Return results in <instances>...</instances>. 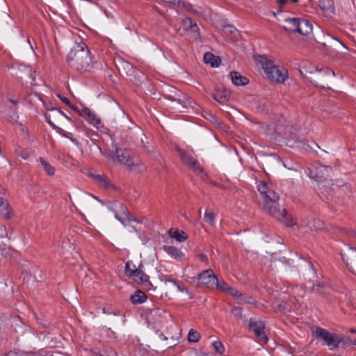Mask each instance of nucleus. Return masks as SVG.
Instances as JSON below:
<instances>
[{"label":"nucleus","mask_w":356,"mask_h":356,"mask_svg":"<svg viewBox=\"0 0 356 356\" xmlns=\"http://www.w3.org/2000/svg\"><path fill=\"white\" fill-rule=\"evenodd\" d=\"M67 65L78 72L90 71L92 68L90 51L85 42L78 43L71 49L66 57Z\"/></svg>","instance_id":"nucleus-1"},{"label":"nucleus","mask_w":356,"mask_h":356,"mask_svg":"<svg viewBox=\"0 0 356 356\" xmlns=\"http://www.w3.org/2000/svg\"><path fill=\"white\" fill-rule=\"evenodd\" d=\"M312 335L316 340L323 341L330 350L339 348L340 341L337 334L330 332L326 329L316 326L312 330Z\"/></svg>","instance_id":"nucleus-2"},{"label":"nucleus","mask_w":356,"mask_h":356,"mask_svg":"<svg viewBox=\"0 0 356 356\" xmlns=\"http://www.w3.org/2000/svg\"><path fill=\"white\" fill-rule=\"evenodd\" d=\"M264 209L286 226L291 227L293 225L291 216L284 209L281 210L278 202L268 203L266 202L264 205Z\"/></svg>","instance_id":"nucleus-3"},{"label":"nucleus","mask_w":356,"mask_h":356,"mask_svg":"<svg viewBox=\"0 0 356 356\" xmlns=\"http://www.w3.org/2000/svg\"><path fill=\"white\" fill-rule=\"evenodd\" d=\"M263 59L264 61H261V65L267 77L272 81L280 83H284L288 78L287 72H283L273 64V61L266 58H264Z\"/></svg>","instance_id":"nucleus-4"},{"label":"nucleus","mask_w":356,"mask_h":356,"mask_svg":"<svg viewBox=\"0 0 356 356\" xmlns=\"http://www.w3.org/2000/svg\"><path fill=\"white\" fill-rule=\"evenodd\" d=\"M10 238L6 226L0 225V253L5 258L11 257L15 253V250L8 244Z\"/></svg>","instance_id":"nucleus-5"},{"label":"nucleus","mask_w":356,"mask_h":356,"mask_svg":"<svg viewBox=\"0 0 356 356\" xmlns=\"http://www.w3.org/2000/svg\"><path fill=\"white\" fill-rule=\"evenodd\" d=\"M264 329L265 325L262 321H255L253 318L250 319L249 330L254 332L260 343H267L268 338L264 331Z\"/></svg>","instance_id":"nucleus-6"},{"label":"nucleus","mask_w":356,"mask_h":356,"mask_svg":"<svg viewBox=\"0 0 356 356\" xmlns=\"http://www.w3.org/2000/svg\"><path fill=\"white\" fill-rule=\"evenodd\" d=\"M308 264L310 268L314 271V275H316V280L314 282L312 286L310 287L308 291L312 293H315L317 296H325V291L328 288L327 285L325 282L319 280V275L316 273V269L314 265L312 263V261H309Z\"/></svg>","instance_id":"nucleus-7"},{"label":"nucleus","mask_w":356,"mask_h":356,"mask_svg":"<svg viewBox=\"0 0 356 356\" xmlns=\"http://www.w3.org/2000/svg\"><path fill=\"white\" fill-rule=\"evenodd\" d=\"M197 281L200 284L208 289H213L217 283V277L211 269L202 271L197 275Z\"/></svg>","instance_id":"nucleus-8"},{"label":"nucleus","mask_w":356,"mask_h":356,"mask_svg":"<svg viewBox=\"0 0 356 356\" xmlns=\"http://www.w3.org/2000/svg\"><path fill=\"white\" fill-rule=\"evenodd\" d=\"M341 256L348 269L353 272L356 268V248H347L343 252H341Z\"/></svg>","instance_id":"nucleus-9"},{"label":"nucleus","mask_w":356,"mask_h":356,"mask_svg":"<svg viewBox=\"0 0 356 356\" xmlns=\"http://www.w3.org/2000/svg\"><path fill=\"white\" fill-rule=\"evenodd\" d=\"M211 97L216 102L223 104L229 100L231 97V92L227 90L223 84H216L213 91L211 93Z\"/></svg>","instance_id":"nucleus-10"},{"label":"nucleus","mask_w":356,"mask_h":356,"mask_svg":"<svg viewBox=\"0 0 356 356\" xmlns=\"http://www.w3.org/2000/svg\"><path fill=\"white\" fill-rule=\"evenodd\" d=\"M299 20L300 18L292 17L286 18L285 22L287 25L281 26V29H283L287 33H298L297 29L299 28Z\"/></svg>","instance_id":"nucleus-11"},{"label":"nucleus","mask_w":356,"mask_h":356,"mask_svg":"<svg viewBox=\"0 0 356 356\" xmlns=\"http://www.w3.org/2000/svg\"><path fill=\"white\" fill-rule=\"evenodd\" d=\"M105 205L107 207V208L113 211L115 214V218L119 220L122 225H126L125 223H124V218L121 216L119 213L118 207H122V202L118 201V200H113V201H106L105 203Z\"/></svg>","instance_id":"nucleus-12"},{"label":"nucleus","mask_w":356,"mask_h":356,"mask_svg":"<svg viewBox=\"0 0 356 356\" xmlns=\"http://www.w3.org/2000/svg\"><path fill=\"white\" fill-rule=\"evenodd\" d=\"M162 249L172 258L177 261H183L184 259V254L177 248L172 245H163Z\"/></svg>","instance_id":"nucleus-13"},{"label":"nucleus","mask_w":356,"mask_h":356,"mask_svg":"<svg viewBox=\"0 0 356 356\" xmlns=\"http://www.w3.org/2000/svg\"><path fill=\"white\" fill-rule=\"evenodd\" d=\"M229 76L233 84L237 86H245L249 82V80L247 77L241 75L239 72L236 71H232L229 73Z\"/></svg>","instance_id":"nucleus-14"},{"label":"nucleus","mask_w":356,"mask_h":356,"mask_svg":"<svg viewBox=\"0 0 356 356\" xmlns=\"http://www.w3.org/2000/svg\"><path fill=\"white\" fill-rule=\"evenodd\" d=\"M134 267L136 268L135 266ZM130 277H131L135 282H137L139 284H143L147 282V279L149 278L144 271L138 268H134V271L130 274Z\"/></svg>","instance_id":"nucleus-15"},{"label":"nucleus","mask_w":356,"mask_h":356,"mask_svg":"<svg viewBox=\"0 0 356 356\" xmlns=\"http://www.w3.org/2000/svg\"><path fill=\"white\" fill-rule=\"evenodd\" d=\"M203 60L206 64H209L212 67H218L221 63L220 56L214 55L211 52H206L203 56Z\"/></svg>","instance_id":"nucleus-16"},{"label":"nucleus","mask_w":356,"mask_h":356,"mask_svg":"<svg viewBox=\"0 0 356 356\" xmlns=\"http://www.w3.org/2000/svg\"><path fill=\"white\" fill-rule=\"evenodd\" d=\"M318 6L326 15H332L335 14L333 0H320Z\"/></svg>","instance_id":"nucleus-17"},{"label":"nucleus","mask_w":356,"mask_h":356,"mask_svg":"<svg viewBox=\"0 0 356 356\" xmlns=\"http://www.w3.org/2000/svg\"><path fill=\"white\" fill-rule=\"evenodd\" d=\"M298 26V33L302 35H307L312 31V24L307 19L300 18Z\"/></svg>","instance_id":"nucleus-18"},{"label":"nucleus","mask_w":356,"mask_h":356,"mask_svg":"<svg viewBox=\"0 0 356 356\" xmlns=\"http://www.w3.org/2000/svg\"><path fill=\"white\" fill-rule=\"evenodd\" d=\"M168 233L170 238H175L178 242H184L188 238L187 234L183 230L178 229H174L171 228L168 230Z\"/></svg>","instance_id":"nucleus-19"},{"label":"nucleus","mask_w":356,"mask_h":356,"mask_svg":"<svg viewBox=\"0 0 356 356\" xmlns=\"http://www.w3.org/2000/svg\"><path fill=\"white\" fill-rule=\"evenodd\" d=\"M114 146H115V154H106V153H103L102 151H101L102 154L109 159H112L113 161H115L116 159L118 161L123 163L124 161L127 158V156L124 154V152L120 153L121 149H120V148L117 147L116 145H114Z\"/></svg>","instance_id":"nucleus-20"},{"label":"nucleus","mask_w":356,"mask_h":356,"mask_svg":"<svg viewBox=\"0 0 356 356\" xmlns=\"http://www.w3.org/2000/svg\"><path fill=\"white\" fill-rule=\"evenodd\" d=\"M11 208L8 202L3 197H0V213L1 218L5 220L10 218Z\"/></svg>","instance_id":"nucleus-21"},{"label":"nucleus","mask_w":356,"mask_h":356,"mask_svg":"<svg viewBox=\"0 0 356 356\" xmlns=\"http://www.w3.org/2000/svg\"><path fill=\"white\" fill-rule=\"evenodd\" d=\"M147 297L146 294L141 290L138 289L132 296H131L130 301L134 305H138L143 303L147 300Z\"/></svg>","instance_id":"nucleus-22"},{"label":"nucleus","mask_w":356,"mask_h":356,"mask_svg":"<svg viewBox=\"0 0 356 356\" xmlns=\"http://www.w3.org/2000/svg\"><path fill=\"white\" fill-rule=\"evenodd\" d=\"M176 151L179 154V156H180L183 163L187 166H189V165L191 164L193 161L195 159L189 153L182 149L179 147H176Z\"/></svg>","instance_id":"nucleus-23"},{"label":"nucleus","mask_w":356,"mask_h":356,"mask_svg":"<svg viewBox=\"0 0 356 356\" xmlns=\"http://www.w3.org/2000/svg\"><path fill=\"white\" fill-rule=\"evenodd\" d=\"M307 225L312 231H321L325 228V223L318 218H312L307 222Z\"/></svg>","instance_id":"nucleus-24"},{"label":"nucleus","mask_w":356,"mask_h":356,"mask_svg":"<svg viewBox=\"0 0 356 356\" xmlns=\"http://www.w3.org/2000/svg\"><path fill=\"white\" fill-rule=\"evenodd\" d=\"M82 114L86 115L89 118L90 124H92L94 126H97L101 124V120L98 117L96 116L95 113H93L89 108L84 106L82 109Z\"/></svg>","instance_id":"nucleus-25"},{"label":"nucleus","mask_w":356,"mask_h":356,"mask_svg":"<svg viewBox=\"0 0 356 356\" xmlns=\"http://www.w3.org/2000/svg\"><path fill=\"white\" fill-rule=\"evenodd\" d=\"M123 65H124V67H123L124 70H127V72H126L127 75L129 76V75H134V74H136L134 80H131V81L134 82L135 84L138 85L140 83V81L136 77V76L137 75L138 72L133 67V65L131 63H129L128 62H123Z\"/></svg>","instance_id":"nucleus-26"},{"label":"nucleus","mask_w":356,"mask_h":356,"mask_svg":"<svg viewBox=\"0 0 356 356\" xmlns=\"http://www.w3.org/2000/svg\"><path fill=\"white\" fill-rule=\"evenodd\" d=\"M94 353L97 356H118L117 352L110 346L104 347L101 350Z\"/></svg>","instance_id":"nucleus-27"},{"label":"nucleus","mask_w":356,"mask_h":356,"mask_svg":"<svg viewBox=\"0 0 356 356\" xmlns=\"http://www.w3.org/2000/svg\"><path fill=\"white\" fill-rule=\"evenodd\" d=\"M39 161L43 167L44 171L49 176H53L55 173V168L42 157H40Z\"/></svg>","instance_id":"nucleus-28"},{"label":"nucleus","mask_w":356,"mask_h":356,"mask_svg":"<svg viewBox=\"0 0 356 356\" xmlns=\"http://www.w3.org/2000/svg\"><path fill=\"white\" fill-rule=\"evenodd\" d=\"M264 204L266 203V202H268V203H274L277 202V200H279V195L275 193L273 190H270L268 193L264 196Z\"/></svg>","instance_id":"nucleus-29"},{"label":"nucleus","mask_w":356,"mask_h":356,"mask_svg":"<svg viewBox=\"0 0 356 356\" xmlns=\"http://www.w3.org/2000/svg\"><path fill=\"white\" fill-rule=\"evenodd\" d=\"M256 302V299L254 297L251 296H247L245 293H243L241 292V296H238V303L243 304V303H247V304H254Z\"/></svg>","instance_id":"nucleus-30"},{"label":"nucleus","mask_w":356,"mask_h":356,"mask_svg":"<svg viewBox=\"0 0 356 356\" xmlns=\"http://www.w3.org/2000/svg\"><path fill=\"white\" fill-rule=\"evenodd\" d=\"M122 207H118V211H119V213L121 216H122L124 218V222L127 220L129 222H131V220H132L131 218V215L130 213V212L129 211L127 207H126V205L123 203H122Z\"/></svg>","instance_id":"nucleus-31"},{"label":"nucleus","mask_w":356,"mask_h":356,"mask_svg":"<svg viewBox=\"0 0 356 356\" xmlns=\"http://www.w3.org/2000/svg\"><path fill=\"white\" fill-rule=\"evenodd\" d=\"M177 6L178 7L183 8L184 9H185L186 10H187L191 13L196 14L198 13V11L197 10L193 8V5L188 2H185L181 0H179Z\"/></svg>","instance_id":"nucleus-32"},{"label":"nucleus","mask_w":356,"mask_h":356,"mask_svg":"<svg viewBox=\"0 0 356 356\" xmlns=\"http://www.w3.org/2000/svg\"><path fill=\"white\" fill-rule=\"evenodd\" d=\"M318 169L309 170V176L311 178L315 179L318 183H323L326 180V178L323 175H320L318 172Z\"/></svg>","instance_id":"nucleus-33"},{"label":"nucleus","mask_w":356,"mask_h":356,"mask_svg":"<svg viewBox=\"0 0 356 356\" xmlns=\"http://www.w3.org/2000/svg\"><path fill=\"white\" fill-rule=\"evenodd\" d=\"M58 134L65 138H69L77 147H81V143L78 141L76 138H73L72 136V134L65 131L63 129H60V131H58Z\"/></svg>","instance_id":"nucleus-34"},{"label":"nucleus","mask_w":356,"mask_h":356,"mask_svg":"<svg viewBox=\"0 0 356 356\" xmlns=\"http://www.w3.org/2000/svg\"><path fill=\"white\" fill-rule=\"evenodd\" d=\"M339 341V348H346L352 344L353 340L349 337H344L342 334H338Z\"/></svg>","instance_id":"nucleus-35"},{"label":"nucleus","mask_w":356,"mask_h":356,"mask_svg":"<svg viewBox=\"0 0 356 356\" xmlns=\"http://www.w3.org/2000/svg\"><path fill=\"white\" fill-rule=\"evenodd\" d=\"M200 339V333L193 330L191 329L188 334V340L189 342H197Z\"/></svg>","instance_id":"nucleus-36"},{"label":"nucleus","mask_w":356,"mask_h":356,"mask_svg":"<svg viewBox=\"0 0 356 356\" xmlns=\"http://www.w3.org/2000/svg\"><path fill=\"white\" fill-rule=\"evenodd\" d=\"M194 172L200 174L204 172L203 168L201 167L200 163L197 159H194L191 164L188 166Z\"/></svg>","instance_id":"nucleus-37"},{"label":"nucleus","mask_w":356,"mask_h":356,"mask_svg":"<svg viewBox=\"0 0 356 356\" xmlns=\"http://www.w3.org/2000/svg\"><path fill=\"white\" fill-rule=\"evenodd\" d=\"M215 218L216 216L213 212L206 211L204 216V220L211 225V226H214L215 225Z\"/></svg>","instance_id":"nucleus-38"},{"label":"nucleus","mask_w":356,"mask_h":356,"mask_svg":"<svg viewBox=\"0 0 356 356\" xmlns=\"http://www.w3.org/2000/svg\"><path fill=\"white\" fill-rule=\"evenodd\" d=\"M258 191L261 193V195L264 197V196L268 193L270 190L268 184L265 181H261L257 186Z\"/></svg>","instance_id":"nucleus-39"},{"label":"nucleus","mask_w":356,"mask_h":356,"mask_svg":"<svg viewBox=\"0 0 356 356\" xmlns=\"http://www.w3.org/2000/svg\"><path fill=\"white\" fill-rule=\"evenodd\" d=\"M279 261H281L282 264L291 266V267H295V259L294 258H286L285 257H282L279 259Z\"/></svg>","instance_id":"nucleus-40"},{"label":"nucleus","mask_w":356,"mask_h":356,"mask_svg":"<svg viewBox=\"0 0 356 356\" xmlns=\"http://www.w3.org/2000/svg\"><path fill=\"white\" fill-rule=\"evenodd\" d=\"M225 292L229 295L236 298L237 299L238 296H241V292L238 291L236 289L229 286H228V288H226Z\"/></svg>","instance_id":"nucleus-41"},{"label":"nucleus","mask_w":356,"mask_h":356,"mask_svg":"<svg viewBox=\"0 0 356 356\" xmlns=\"http://www.w3.org/2000/svg\"><path fill=\"white\" fill-rule=\"evenodd\" d=\"M229 285L227 282H225L224 280L219 281L217 279V283L215 284V288L216 289H218L221 291L225 292L226 288H228Z\"/></svg>","instance_id":"nucleus-42"},{"label":"nucleus","mask_w":356,"mask_h":356,"mask_svg":"<svg viewBox=\"0 0 356 356\" xmlns=\"http://www.w3.org/2000/svg\"><path fill=\"white\" fill-rule=\"evenodd\" d=\"M212 345L217 353L219 354H222L225 351V348L223 344L220 341H216L212 343Z\"/></svg>","instance_id":"nucleus-43"},{"label":"nucleus","mask_w":356,"mask_h":356,"mask_svg":"<svg viewBox=\"0 0 356 356\" xmlns=\"http://www.w3.org/2000/svg\"><path fill=\"white\" fill-rule=\"evenodd\" d=\"M224 31L227 33L234 35L236 37L235 33H238V30L232 25H226L224 27Z\"/></svg>","instance_id":"nucleus-44"},{"label":"nucleus","mask_w":356,"mask_h":356,"mask_svg":"<svg viewBox=\"0 0 356 356\" xmlns=\"http://www.w3.org/2000/svg\"><path fill=\"white\" fill-rule=\"evenodd\" d=\"M159 278L161 281H163L165 282H172L174 283L175 284H177V281L171 277H170L168 275H165L163 273H161L159 275Z\"/></svg>","instance_id":"nucleus-45"},{"label":"nucleus","mask_w":356,"mask_h":356,"mask_svg":"<svg viewBox=\"0 0 356 356\" xmlns=\"http://www.w3.org/2000/svg\"><path fill=\"white\" fill-rule=\"evenodd\" d=\"M99 185L103 186L106 188L110 187L113 188L114 190L117 189V188L113 184H112L106 177H104V178L103 179V181H102Z\"/></svg>","instance_id":"nucleus-46"},{"label":"nucleus","mask_w":356,"mask_h":356,"mask_svg":"<svg viewBox=\"0 0 356 356\" xmlns=\"http://www.w3.org/2000/svg\"><path fill=\"white\" fill-rule=\"evenodd\" d=\"M89 176L99 184L103 181V179L104 178V176H102L101 175H96L94 173H90Z\"/></svg>","instance_id":"nucleus-47"},{"label":"nucleus","mask_w":356,"mask_h":356,"mask_svg":"<svg viewBox=\"0 0 356 356\" xmlns=\"http://www.w3.org/2000/svg\"><path fill=\"white\" fill-rule=\"evenodd\" d=\"M175 102H177L179 104L182 105L184 108H187L188 107L187 104L188 103V100L185 97H183V98H180L179 97H177Z\"/></svg>","instance_id":"nucleus-48"},{"label":"nucleus","mask_w":356,"mask_h":356,"mask_svg":"<svg viewBox=\"0 0 356 356\" xmlns=\"http://www.w3.org/2000/svg\"><path fill=\"white\" fill-rule=\"evenodd\" d=\"M48 111H55V112H57V113H59L60 115H62L63 116H64L67 120L71 121V122H73L72 119L69 117L68 115H67V114H65L63 111H62L60 108H52L51 109H48Z\"/></svg>","instance_id":"nucleus-49"},{"label":"nucleus","mask_w":356,"mask_h":356,"mask_svg":"<svg viewBox=\"0 0 356 356\" xmlns=\"http://www.w3.org/2000/svg\"><path fill=\"white\" fill-rule=\"evenodd\" d=\"M318 72L319 74H324L326 75H330V74H332L333 76L335 75L334 72L328 67L322 68L319 70Z\"/></svg>","instance_id":"nucleus-50"},{"label":"nucleus","mask_w":356,"mask_h":356,"mask_svg":"<svg viewBox=\"0 0 356 356\" xmlns=\"http://www.w3.org/2000/svg\"><path fill=\"white\" fill-rule=\"evenodd\" d=\"M22 351H20L19 350L14 349L13 350H10L8 353H5L3 356H20V353Z\"/></svg>","instance_id":"nucleus-51"},{"label":"nucleus","mask_w":356,"mask_h":356,"mask_svg":"<svg viewBox=\"0 0 356 356\" xmlns=\"http://www.w3.org/2000/svg\"><path fill=\"white\" fill-rule=\"evenodd\" d=\"M45 118L46 122L51 126V127L58 133L60 128L54 124L47 115H45Z\"/></svg>","instance_id":"nucleus-52"},{"label":"nucleus","mask_w":356,"mask_h":356,"mask_svg":"<svg viewBox=\"0 0 356 356\" xmlns=\"http://www.w3.org/2000/svg\"><path fill=\"white\" fill-rule=\"evenodd\" d=\"M130 263L131 261H127L125 264V268H124V273L125 274L130 277V274L131 273L132 271H134V269H131L130 268Z\"/></svg>","instance_id":"nucleus-53"},{"label":"nucleus","mask_w":356,"mask_h":356,"mask_svg":"<svg viewBox=\"0 0 356 356\" xmlns=\"http://www.w3.org/2000/svg\"><path fill=\"white\" fill-rule=\"evenodd\" d=\"M57 97L60 99V100L66 104L67 106L70 105V101L69 99L65 96L61 95L60 94H57Z\"/></svg>","instance_id":"nucleus-54"},{"label":"nucleus","mask_w":356,"mask_h":356,"mask_svg":"<svg viewBox=\"0 0 356 356\" xmlns=\"http://www.w3.org/2000/svg\"><path fill=\"white\" fill-rule=\"evenodd\" d=\"M68 106L74 111L76 112L79 114V115L83 117L82 111H81L77 106L73 105L72 104H71V102L70 103V105H68Z\"/></svg>","instance_id":"nucleus-55"},{"label":"nucleus","mask_w":356,"mask_h":356,"mask_svg":"<svg viewBox=\"0 0 356 356\" xmlns=\"http://www.w3.org/2000/svg\"><path fill=\"white\" fill-rule=\"evenodd\" d=\"M142 285H143L144 286H145L146 289L147 290H150V289H153V290H155V288H154L152 284L151 283V282L149 280V279H147V282L143 283Z\"/></svg>","instance_id":"nucleus-56"},{"label":"nucleus","mask_w":356,"mask_h":356,"mask_svg":"<svg viewBox=\"0 0 356 356\" xmlns=\"http://www.w3.org/2000/svg\"><path fill=\"white\" fill-rule=\"evenodd\" d=\"M20 356H41L39 354L33 352H22Z\"/></svg>","instance_id":"nucleus-57"},{"label":"nucleus","mask_w":356,"mask_h":356,"mask_svg":"<svg viewBox=\"0 0 356 356\" xmlns=\"http://www.w3.org/2000/svg\"><path fill=\"white\" fill-rule=\"evenodd\" d=\"M288 1H289V0H277V3H278V4H279L280 9H279V10H278V11L277 12V13L282 12V7L284 4H286Z\"/></svg>","instance_id":"nucleus-58"},{"label":"nucleus","mask_w":356,"mask_h":356,"mask_svg":"<svg viewBox=\"0 0 356 356\" xmlns=\"http://www.w3.org/2000/svg\"><path fill=\"white\" fill-rule=\"evenodd\" d=\"M188 19L189 20V22H190V28H191V30H193V31H195V29L194 28H195V29H198V27H197V24H196V23H195V22H193V20H192L191 18H188Z\"/></svg>","instance_id":"nucleus-59"},{"label":"nucleus","mask_w":356,"mask_h":356,"mask_svg":"<svg viewBox=\"0 0 356 356\" xmlns=\"http://www.w3.org/2000/svg\"><path fill=\"white\" fill-rule=\"evenodd\" d=\"M328 38H329V40H330V42H339V44H341L345 49H348V47L344 44H343L342 42H341L339 40H338L337 39L334 38H332L330 37V35H327Z\"/></svg>","instance_id":"nucleus-60"},{"label":"nucleus","mask_w":356,"mask_h":356,"mask_svg":"<svg viewBox=\"0 0 356 356\" xmlns=\"http://www.w3.org/2000/svg\"><path fill=\"white\" fill-rule=\"evenodd\" d=\"M123 163L126 164L129 167L134 165V161L128 157L126 159Z\"/></svg>","instance_id":"nucleus-61"},{"label":"nucleus","mask_w":356,"mask_h":356,"mask_svg":"<svg viewBox=\"0 0 356 356\" xmlns=\"http://www.w3.org/2000/svg\"><path fill=\"white\" fill-rule=\"evenodd\" d=\"M176 96H174V95H168L165 96V98L168 100H170L172 102H175L176 101Z\"/></svg>","instance_id":"nucleus-62"},{"label":"nucleus","mask_w":356,"mask_h":356,"mask_svg":"<svg viewBox=\"0 0 356 356\" xmlns=\"http://www.w3.org/2000/svg\"><path fill=\"white\" fill-rule=\"evenodd\" d=\"M293 256H294L295 259H297L299 261H300V260L305 261V259L302 256H299L297 252H295Z\"/></svg>","instance_id":"nucleus-63"},{"label":"nucleus","mask_w":356,"mask_h":356,"mask_svg":"<svg viewBox=\"0 0 356 356\" xmlns=\"http://www.w3.org/2000/svg\"><path fill=\"white\" fill-rule=\"evenodd\" d=\"M40 325L41 327L47 328V327H49V323L48 322H45V323L40 322Z\"/></svg>","instance_id":"nucleus-64"}]
</instances>
